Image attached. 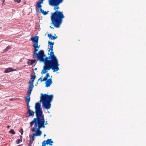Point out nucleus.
Wrapping results in <instances>:
<instances>
[{
	"label": "nucleus",
	"instance_id": "9",
	"mask_svg": "<svg viewBox=\"0 0 146 146\" xmlns=\"http://www.w3.org/2000/svg\"><path fill=\"white\" fill-rule=\"evenodd\" d=\"M45 82L46 84V87H49L50 85L52 84V82L51 78L49 79L48 80H46Z\"/></svg>",
	"mask_w": 146,
	"mask_h": 146
},
{
	"label": "nucleus",
	"instance_id": "25",
	"mask_svg": "<svg viewBox=\"0 0 146 146\" xmlns=\"http://www.w3.org/2000/svg\"><path fill=\"white\" fill-rule=\"evenodd\" d=\"M2 1H3V3H4L5 1V0H2Z\"/></svg>",
	"mask_w": 146,
	"mask_h": 146
},
{
	"label": "nucleus",
	"instance_id": "23",
	"mask_svg": "<svg viewBox=\"0 0 146 146\" xmlns=\"http://www.w3.org/2000/svg\"><path fill=\"white\" fill-rule=\"evenodd\" d=\"M20 132L21 133V135H22L23 133V131L22 129H21V130H20Z\"/></svg>",
	"mask_w": 146,
	"mask_h": 146
},
{
	"label": "nucleus",
	"instance_id": "7",
	"mask_svg": "<svg viewBox=\"0 0 146 146\" xmlns=\"http://www.w3.org/2000/svg\"><path fill=\"white\" fill-rule=\"evenodd\" d=\"M29 89L27 92V95L28 96H27L25 98V100L27 102V107H30V106L29 105V102H30V99H31L30 96L31 95V92H32V91H31V92L30 93H29Z\"/></svg>",
	"mask_w": 146,
	"mask_h": 146
},
{
	"label": "nucleus",
	"instance_id": "20",
	"mask_svg": "<svg viewBox=\"0 0 146 146\" xmlns=\"http://www.w3.org/2000/svg\"><path fill=\"white\" fill-rule=\"evenodd\" d=\"M21 141H22V140H21L20 139H17L16 141V143L17 144H18L20 142H21Z\"/></svg>",
	"mask_w": 146,
	"mask_h": 146
},
{
	"label": "nucleus",
	"instance_id": "3",
	"mask_svg": "<svg viewBox=\"0 0 146 146\" xmlns=\"http://www.w3.org/2000/svg\"><path fill=\"white\" fill-rule=\"evenodd\" d=\"M60 4L57 5H52L55 6L54 9L56 10V11L51 14V20L52 23L51 24H52L55 27L57 28L60 27L62 23V19L64 18L62 12H60L58 10H56V9H59V7L58 6Z\"/></svg>",
	"mask_w": 146,
	"mask_h": 146
},
{
	"label": "nucleus",
	"instance_id": "2",
	"mask_svg": "<svg viewBox=\"0 0 146 146\" xmlns=\"http://www.w3.org/2000/svg\"><path fill=\"white\" fill-rule=\"evenodd\" d=\"M35 108L36 118L33 119L30 122V125L31 127L34 125V127L31 129V131L33 132L35 131L31 135H29L30 138H32V142L34 140L35 136H39L41 135L42 131L40 130V129L41 128H44V125L47 124V121L45 122L40 104L38 103H36Z\"/></svg>",
	"mask_w": 146,
	"mask_h": 146
},
{
	"label": "nucleus",
	"instance_id": "14",
	"mask_svg": "<svg viewBox=\"0 0 146 146\" xmlns=\"http://www.w3.org/2000/svg\"><path fill=\"white\" fill-rule=\"evenodd\" d=\"M50 76L49 74L48 73H47L43 79H42V81H46L47 80L48 78Z\"/></svg>",
	"mask_w": 146,
	"mask_h": 146
},
{
	"label": "nucleus",
	"instance_id": "29",
	"mask_svg": "<svg viewBox=\"0 0 146 146\" xmlns=\"http://www.w3.org/2000/svg\"><path fill=\"white\" fill-rule=\"evenodd\" d=\"M37 84H38V83H37V84H35V85H36H36H37Z\"/></svg>",
	"mask_w": 146,
	"mask_h": 146
},
{
	"label": "nucleus",
	"instance_id": "6",
	"mask_svg": "<svg viewBox=\"0 0 146 146\" xmlns=\"http://www.w3.org/2000/svg\"><path fill=\"white\" fill-rule=\"evenodd\" d=\"M35 78L36 76L35 73L33 74L31 76V79H32V80L29 81V93H30L31 91H32L34 87L33 83Z\"/></svg>",
	"mask_w": 146,
	"mask_h": 146
},
{
	"label": "nucleus",
	"instance_id": "15",
	"mask_svg": "<svg viewBox=\"0 0 146 146\" xmlns=\"http://www.w3.org/2000/svg\"><path fill=\"white\" fill-rule=\"evenodd\" d=\"M48 36L51 40H55L57 38V36L54 37L51 34L48 35Z\"/></svg>",
	"mask_w": 146,
	"mask_h": 146
},
{
	"label": "nucleus",
	"instance_id": "18",
	"mask_svg": "<svg viewBox=\"0 0 146 146\" xmlns=\"http://www.w3.org/2000/svg\"><path fill=\"white\" fill-rule=\"evenodd\" d=\"M46 144H47V143L46 141H44L42 143V146H45Z\"/></svg>",
	"mask_w": 146,
	"mask_h": 146
},
{
	"label": "nucleus",
	"instance_id": "30",
	"mask_svg": "<svg viewBox=\"0 0 146 146\" xmlns=\"http://www.w3.org/2000/svg\"><path fill=\"white\" fill-rule=\"evenodd\" d=\"M37 84H38V83H37V84H35V85H36H36H37Z\"/></svg>",
	"mask_w": 146,
	"mask_h": 146
},
{
	"label": "nucleus",
	"instance_id": "22",
	"mask_svg": "<svg viewBox=\"0 0 146 146\" xmlns=\"http://www.w3.org/2000/svg\"><path fill=\"white\" fill-rule=\"evenodd\" d=\"M21 0H14V1L15 2H17V3H19L21 1Z\"/></svg>",
	"mask_w": 146,
	"mask_h": 146
},
{
	"label": "nucleus",
	"instance_id": "17",
	"mask_svg": "<svg viewBox=\"0 0 146 146\" xmlns=\"http://www.w3.org/2000/svg\"><path fill=\"white\" fill-rule=\"evenodd\" d=\"M11 47L10 46H8L4 50V52L6 51L9 50V49H11Z\"/></svg>",
	"mask_w": 146,
	"mask_h": 146
},
{
	"label": "nucleus",
	"instance_id": "31",
	"mask_svg": "<svg viewBox=\"0 0 146 146\" xmlns=\"http://www.w3.org/2000/svg\"><path fill=\"white\" fill-rule=\"evenodd\" d=\"M37 84H38V83H37V84H35V85H36H36H37Z\"/></svg>",
	"mask_w": 146,
	"mask_h": 146
},
{
	"label": "nucleus",
	"instance_id": "13",
	"mask_svg": "<svg viewBox=\"0 0 146 146\" xmlns=\"http://www.w3.org/2000/svg\"><path fill=\"white\" fill-rule=\"evenodd\" d=\"M14 70L12 68H9L6 69L4 71L5 73H7L11 72L14 71Z\"/></svg>",
	"mask_w": 146,
	"mask_h": 146
},
{
	"label": "nucleus",
	"instance_id": "24",
	"mask_svg": "<svg viewBox=\"0 0 146 146\" xmlns=\"http://www.w3.org/2000/svg\"><path fill=\"white\" fill-rule=\"evenodd\" d=\"M10 127V126H7V127L8 128H9Z\"/></svg>",
	"mask_w": 146,
	"mask_h": 146
},
{
	"label": "nucleus",
	"instance_id": "11",
	"mask_svg": "<svg viewBox=\"0 0 146 146\" xmlns=\"http://www.w3.org/2000/svg\"><path fill=\"white\" fill-rule=\"evenodd\" d=\"M35 60H29L27 63L29 65H32L35 62Z\"/></svg>",
	"mask_w": 146,
	"mask_h": 146
},
{
	"label": "nucleus",
	"instance_id": "28",
	"mask_svg": "<svg viewBox=\"0 0 146 146\" xmlns=\"http://www.w3.org/2000/svg\"><path fill=\"white\" fill-rule=\"evenodd\" d=\"M45 136H46V135H45V134H44V137H45Z\"/></svg>",
	"mask_w": 146,
	"mask_h": 146
},
{
	"label": "nucleus",
	"instance_id": "26",
	"mask_svg": "<svg viewBox=\"0 0 146 146\" xmlns=\"http://www.w3.org/2000/svg\"><path fill=\"white\" fill-rule=\"evenodd\" d=\"M50 28L51 29H54V28L52 27L51 26H50Z\"/></svg>",
	"mask_w": 146,
	"mask_h": 146
},
{
	"label": "nucleus",
	"instance_id": "21",
	"mask_svg": "<svg viewBox=\"0 0 146 146\" xmlns=\"http://www.w3.org/2000/svg\"><path fill=\"white\" fill-rule=\"evenodd\" d=\"M42 76L41 77L38 79V81L40 80L41 82L44 81H42Z\"/></svg>",
	"mask_w": 146,
	"mask_h": 146
},
{
	"label": "nucleus",
	"instance_id": "5",
	"mask_svg": "<svg viewBox=\"0 0 146 146\" xmlns=\"http://www.w3.org/2000/svg\"><path fill=\"white\" fill-rule=\"evenodd\" d=\"M38 36H32L31 38V40L33 43V46L34 49H35V51H37L38 48H39L40 46V45H38Z\"/></svg>",
	"mask_w": 146,
	"mask_h": 146
},
{
	"label": "nucleus",
	"instance_id": "27",
	"mask_svg": "<svg viewBox=\"0 0 146 146\" xmlns=\"http://www.w3.org/2000/svg\"><path fill=\"white\" fill-rule=\"evenodd\" d=\"M4 4H3V3L2 4V5L3 6Z\"/></svg>",
	"mask_w": 146,
	"mask_h": 146
},
{
	"label": "nucleus",
	"instance_id": "4",
	"mask_svg": "<svg viewBox=\"0 0 146 146\" xmlns=\"http://www.w3.org/2000/svg\"><path fill=\"white\" fill-rule=\"evenodd\" d=\"M41 95L42 96L40 98V100L42 102L43 107L46 110L49 109L51 108V102L52 100L53 96L46 94L44 95L42 94Z\"/></svg>",
	"mask_w": 146,
	"mask_h": 146
},
{
	"label": "nucleus",
	"instance_id": "16",
	"mask_svg": "<svg viewBox=\"0 0 146 146\" xmlns=\"http://www.w3.org/2000/svg\"><path fill=\"white\" fill-rule=\"evenodd\" d=\"M40 12L44 15H45L47 14V12L46 11H44L42 10L41 8L40 9Z\"/></svg>",
	"mask_w": 146,
	"mask_h": 146
},
{
	"label": "nucleus",
	"instance_id": "12",
	"mask_svg": "<svg viewBox=\"0 0 146 146\" xmlns=\"http://www.w3.org/2000/svg\"><path fill=\"white\" fill-rule=\"evenodd\" d=\"M47 144H48L50 145H51L53 143V141L51 139H48L46 141Z\"/></svg>",
	"mask_w": 146,
	"mask_h": 146
},
{
	"label": "nucleus",
	"instance_id": "10",
	"mask_svg": "<svg viewBox=\"0 0 146 146\" xmlns=\"http://www.w3.org/2000/svg\"><path fill=\"white\" fill-rule=\"evenodd\" d=\"M48 44L50 46V48L49 49L48 51L49 52L50 50H51V52H52L53 50V45H54V42H52L51 41H48Z\"/></svg>",
	"mask_w": 146,
	"mask_h": 146
},
{
	"label": "nucleus",
	"instance_id": "8",
	"mask_svg": "<svg viewBox=\"0 0 146 146\" xmlns=\"http://www.w3.org/2000/svg\"><path fill=\"white\" fill-rule=\"evenodd\" d=\"M28 111L27 113L29 114V115L27 116V117H33L34 115L35 112L32 111L30 109V106L27 107Z\"/></svg>",
	"mask_w": 146,
	"mask_h": 146
},
{
	"label": "nucleus",
	"instance_id": "19",
	"mask_svg": "<svg viewBox=\"0 0 146 146\" xmlns=\"http://www.w3.org/2000/svg\"><path fill=\"white\" fill-rule=\"evenodd\" d=\"M9 133H11L14 134H15V132L14 130L13 129H11L9 131Z\"/></svg>",
	"mask_w": 146,
	"mask_h": 146
},
{
	"label": "nucleus",
	"instance_id": "1",
	"mask_svg": "<svg viewBox=\"0 0 146 146\" xmlns=\"http://www.w3.org/2000/svg\"><path fill=\"white\" fill-rule=\"evenodd\" d=\"M38 49V48L37 51H35V49H34L33 56V58H36L37 60L40 62L44 63L43 69L41 72V74L46 73L48 70L51 68L53 70V72L58 70L59 68L58 66L59 64L56 57L54 55V52H51L50 55L48 57H46L42 50H39L37 53H36Z\"/></svg>",
	"mask_w": 146,
	"mask_h": 146
}]
</instances>
